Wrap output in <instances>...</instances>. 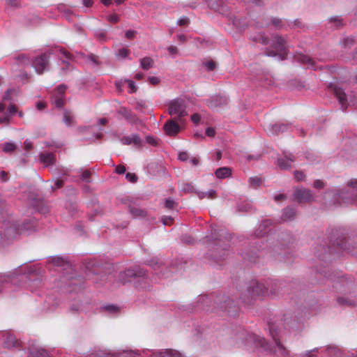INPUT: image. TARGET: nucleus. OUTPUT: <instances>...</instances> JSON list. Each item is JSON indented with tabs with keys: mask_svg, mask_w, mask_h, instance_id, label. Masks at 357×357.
I'll use <instances>...</instances> for the list:
<instances>
[{
	"mask_svg": "<svg viewBox=\"0 0 357 357\" xmlns=\"http://www.w3.org/2000/svg\"><path fill=\"white\" fill-rule=\"evenodd\" d=\"M340 250H347L357 257V236L351 238L344 228L332 229L328 236V243L317 245L314 255L320 261H328L334 259L333 256Z\"/></svg>",
	"mask_w": 357,
	"mask_h": 357,
	"instance_id": "1",
	"label": "nucleus"
},
{
	"mask_svg": "<svg viewBox=\"0 0 357 357\" xmlns=\"http://www.w3.org/2000/svg\"><path fill=\"white\" fill-rule=\"evenodd\" d=\"M268 331L271 336L272 337L274 345L271 346L266 341L264 337L256 335L253 333L247 332L241 327H236L233 330V336L231 340L235 342L234 346H240L243 344L254 343L257 347H261L265 351L273 353L276 357L284 356L286 357L289 355V351L281 343L279 339V329L275 323L268 321Z\"/></svg>",
	"mask_w": 357,
	"mask_h": 357,
	"instance_id": "2",
	"label": "nucleus"
},
{
	"mask_svg": "<svg viewBox=\"0 0 357 357\" xmlns=\"http://www.w3.org/2000/svg\"><path fill=\"white\" fill-rule=\"evenodd\" d=\"M294 241L293 236L289 232L270 234L265 241L258 239L255 242L256 245L255 250H252L250 252H243L241 255L245 260L250 263H255L258 258L257 250H261L265 252L266 255L275 257L282 255V250L289 248L293 244Z\"/></svg>",
	"mask_w": 357,
	"mask_h": 357,
	"instance_id": "3",
	"label": "nucleus"
},
{
	"mask_svg": "<svg viewBox=\"0 0 357 357\" xmlns=\"http://www.w3.org/2000/svg\"><path fill=\"white\" fill-rule=\"evenodd\" d=\"M231 234L226 229H214L210 236H206L208 248L206 257L218 263L224 261L229 255Z\"/></svg>",
	"mask_w": 357,
	"mask_h": 357,
	"instance_id": "4",
	"label": "nucleus"
},
{
	"mask_svg": "<svg viewBox=\"0 0 357 357\" xmlns=\"http://www.w3.org/2000/svg\"><path fill=\"white\" fill-rule=\"evenodd\" d=\"M24 282L30 288L39 287L42 279L38 271L36 268H30L27 273H0V293L6 290L15 291V287L20 286Z\"/></svg>",
	"mask_w": 357,
	"mask_h": 357,
	"instance_id": "5",
	"label": "nucleus"
},
{
	"mask_svg": "<svg viewBox=\"0 0 357 357\" xmlns=\"http://www.w3.org/2000/svg\"><path fill=\"white\" fill-rule=\"evenodd\" d=\"M212 300L213 301L214 305L213 310L215 312L221 311L231 317H234L238 311V307L233 299L226 295L215 294H211V297L206 295L200 296L197 302V307L208 311L209 305Z\"/></svg>",
	"mask_w": 357,
	"mask_h": 357,
	"instance_id": "6",
	"label": "nucleus"
},
{
	"mask_svg": "<svg viewBox=\"0 0 357 357\" xmlns=\"http://www.w3.org/2000/svg\"><path fill=\"white\" fill-rule=\"evenodd\" d=\"M119 280L123 284L133 282L135 288L138 289H146L149 287V280L146 275V271L139 266L130 267L123 272H121L119 275Z\"/></svg>",
	"mask_w": 357,
	"mask_h": 357,
	"instance_id": "7",
	"label": "nucleus"
},
{
	"mask_svg": "<svg viewBox=\"0 0 357 357\" xmlns=\"http://www.w3.org/2000/svg\"><path fill=\"white\" fill-rule=\"evenodd\" d=\"M19 236V228L10 218L0 221V248L9 245Z\"/></svg>",
	"mask_w": 357,
	"mask_h": 357,
	"instance_id": "8",
	"label": "nucleus"
},
{
	"mask_svg": "<svg viewBox=\"0 0 357 357\" xmlns=\"http://www.w3.org/2000/svg\"><path fill=\"white\" fill-rule=\"evenodd\" d=\"M336 199L340 204L357 205V179H351L347 188L338 190Z\"/></svg>",
	"mask_w": 357,
	"mask_h": 357,
	"instance_id": "9",
	"label": "nucleus"
},
{
	"mask_svg": "<svg viewBox=\"0 0 357 357\" xmlns=\"http://www.w3.org/2000/svg\"><path fill=\"white\" fill-rule=\"evenodd\" d=\"M85 273L87 277L92 278L94 282H98V280L93 278L95 275H100V278L106 277V273L104 271L102 264L95 259L86 260L84 264Z\"/></svg>",
	"mask_w": 357,
	"mask_h": 357,
	"instance_id": "10",
	"label": "nucleus"
},
{
	"mask_svg": "<svg viewBox=\"0 0 357 357\" xmlns=\"http://www.w3.org/2000/svg\"><path fill=\"white\" fill-rule=\"evenodd\" d=\"M52 53L45 52L39 56L34 57L31 61V66L36 72L41 75L50 70V58Z\"/></svg>",
	"mask_w": 357,
	"mask_h": 357,
	"instance_id": "11",
	"label": "nucleus"
},
{
	"mask_svg": "<svg viewBox=\"0 0 357 357\" xmlns=\"http://www.w3.org/2000/svg\"><path fill=\"white\" fill-rule=\"evenodd\" d=\"M168 112L170 115L176 114L179 118L186 116L188 113L185 100L181 98L172 100L169 104Z\"/></svg>",
	"mask_w": 357,
	"mask_h": 357,
	"instance_id": "12",
	"label": "nucleus"
},
{
	"mask_svg": "<svg viewBox=\"0 0 357 357\" xmlns=\"http://www.w3.org/2000/svg\"><path fill=\"white\" fill-rule=\"evenodd\" d=\"M11 221H13L20 230V235L24 232L30 234L36 230L37 221L33 217H29L23 220L22 223H19L17 220L10 217H8Z\"/></svg>",
	"mask_w": 357,
	"mask_h": 357,
	"instance_id": "13",
	"label": "nucleus"
},
{
	"mask_svg": "<svg viewBox=\"0 0 357 357\" xmlns=\"http://www.w3.org/2000/svg\"><path fill=\"white\" fill-rule=\"evenodd\" d=\"M294 200L298 204L311 203L314 201V195L310 190L306 188H297L293 194Z\"/></svg>",
	"mask_w": 357,
	"mask_h": 357,
	"instance_id": "14",
	"label": "nucleus"
},
{
	"mask_svg": "<svg viewBox=\"0 0 357 357\" xmlns=\"http://www.w3.org/2000/svg\"><path fill=\"white\" fill-rule=\"evenodd\" d=\"M147 264L152 267L155 271H159L157 274H160L164 278H169L172 275L170 267L166 266L158 258L151 259L148 261Z\"/></svg>",
	"mask_w": 357,
	"mask_h": 357,
	"instance_id": "15",
	"label": "nucleus"
},
{
	"mask_svg": "<svg viewBox=\"0 0 357 357\" xmlns=\"http://www.w3.org/2000/svg\"><path fill=\"white\" fill-rule=\"evenodd\" d=\"M248 290L252 298L265 297L268 295L266 285L257 281L252 282Z\"/></svg>",
	"mask_w": 357,
	"mask_h": 357,
	"instance_id": "16",
	"label": "nucleus"
},
{
	"mask_svg": "<svg viewBox=\"0 0 357 357\" xmlns=\"http://www.w3.org/2000/svg\"><path fill=\"white\" fill-rule=\"evenodd\" d=\"M296 161L295 155L287 151L282 152V157H279L277 159V165L282 170H289L292 167L291 162Z\"/></svg>",
	"mask_w": 357,
	"mask_h": 357,
	"instance_id": "17",
	"label": "nucleus"
},
{
	"mask_svg": "<svg viewBox=\"0 0 357 357\" xmlns=\"http://www.w3.org/2000/svg\"><path fill=\"white\" fill-rule=\"evenodd\" d=\"M206 1L210 9L218 11L223 15L229 16L228 7L223 0H206Z\"/></svg>",
	"mask_w": 357,
	"mask_h": 357,
	"instance_id": "18",
	"label": "nucleus"
},
{
	"mask_svg": "<svg viewBox=\"0 0 357 357\" xmlns=\"http://www.w3.org/2000/svg\"><path fill=\"white\" fill-rule=\"evenodd\" d=\"M330 88H331L333 93L337 98L339 103L341 105V108L343 111H346L347 108V95L344 93V91L340 86H338L335 84H330Z\"/></svg>",
	"mask_w": 357,
	"mask_h": 357,
	"instance_id": "19",
	"label": "nucleus"
},
{
	"mask_svg": "<svg viewBox=\"0 0 357 357\" xmlns=\"http://www.w3.org/2000/svg\"><path fill=\"white\" fill-rule=\"evenodd\" d=\"M271 46L275 52L284 51L287 49V40L284 37L275 33L271 36Z\"/></svg>",
	"mask_w": 357,
	"mask_h": 357,
	"instance_id": "20",
	"label": "nucleus"
},
{
	"mask_svg": "<svg viewBox=\"0 0 357 357\" xmlns=\"http://www.w3.org/2000/svg\"><path fill=\"white\" fill-rule=\"evenodd\" d=\"M120 142L124 145L133 144L137 148L142 146V140L138 134H131L120 138Z\"/></svg>",
	"mask_w": 357,
	"mask_h": 357,
	"instance_id": "21",
	"label": "nucleus"
},
{
	"mask_svg": "<svg viewBox=\"0 0 357 357\" xmlns=\"http://www.w3.org/2000/svg\"><path fill=\"white\" fill-rule=\"evenodd\" d=\"M272 222L270 220H264L261 221L258 228L255 231L253 236L257 238L263 237L271 231V225Z\"/></svg>",
	"mask_w": 357,
	"mask_h": 357,
	"instance_id": "22",
	"label": "nucleus"
},
{
	"mask_svg": "<svg viewBox=\"0 0 357 357\" xmlns=\"http://www.w3.org/2000/svg\"><path fill=\"white\" fill-rule=\"evenodd\" d=\"M163 129L166 135L169 136H174L178 133L180 126L174 120L169 119L164 124Z\"/></svg>",
	"mask_w": 357,
	"mask_h": 357,
	"instance_id": "23",
	"label": "nucleus"
},
{
	"mask_svg": "<svg viewBox=\"0 0 357 357\" xmlns=\"http://www.w3.org/2000/svg\"><path fill=\"white\" fill-rule=\"evenodd\" d=\"M266 287L268 288V295L271 296H278L279 295H282L284 292L282 291V287H281L282 284L277 281H270L267 282Z\"/></svg>",
	"mask_w": 357,
	"mask_h": 357,
	"instance_id": "24",
	"label": "nucleus"
},
{
	"mask_svg": "<svg viewBox=\"0 0 357 357\" xmlns=\"http://www.w3.org/2000/svg\"><path fill=\"white\" fill-rule=\"evenodd\" d=\"M117 112L130 123H136L139 120L137 115L126 107H121Z\"/></svg>",
	"mask_w": 357,
	"mask_h": 357,
	"instance_id": "25",
	"label": "nucleus"
},
{
	"mask_svg": "<svg viewBox=\"0 0 357 357\" xmlns=\"http://www.w3.org/2000/svg\"><path fill=\"white\" fill-rule=\"evenodd\" d=\"M90 305L91 303L89 301L73 303L69 307V311L73 314L82 312H86L90 310Z\"/></svg>",
	"mask_w": 357,
	"mask_h": 357,
	"instance_id": "26",
	"label": "nucleus"
},
{
	"mask_svg": "<svg viewBox=\"0 0 357 357\" xmlns=\"http://www.w3.org/2000/svg\"><path fill=\"white\" fill-rule=\"evenodd\" d=\"M228 102L229 98L227 96H217L208 101V105L211 108L216 109L227 105Z\"/></svg>",
	"mask_w": 357,
	"mask_h": 357,
	"instance_id": "27",
	"label": "nucleus"
},
{
	"mask_svg": "<svg viewBox=\"0 0 357 357\" xmlns=\"http://www.w3.org/2000/svg\"><path fill=\"white\" fill-rule=\"evenodd\" d=\"M289 123H275L268 126V130L272 135H278L287 132L290 128Z\"/></svg>",
	"mask_w": 357,
	"mask_h": 357,
	"instance_id": "28",
	"label": "nucleus"
},
{
	"mask_svg": "<svg viewBox=\"0 0 357 357\" xmlns=\"http://www.w3.org/2000/svg\"><path fill=\"white\" fill-rule=\"evenodd\" d=\"M29 357H51L50 353L40 347L31 346L29 348Z\"/></svg>",
	"mask_w": 357,
	"mask_h": 357,
	"instance_id": "29",
	"label": "nucleus"
},
{
	"mask_svg": "<svg viewBox=\"0 0 357 357\" xmlns=\"http://www.w3.org/2000/svg\"><path fill=\"white\" fill-rule=\"evenodd\" d=\"M128 212L135 218H144L147 216V211L146 209L139 208L132 204L128 206Z\"/></svg>",
	"mask_w": 357,
	"mask_h": 357,
	"instance_id": "30",
	"label": "nucleus"
},
{
	"mask_svg": "<svg viewBox=\"0 0 357 357\" xmlns=\"http://www.w3.org/2000/svg\"><path fill=\"white\" fill-rule=\"evenodd\" d=\"M20 342L16 337L10 333H7L5 336L3 345L7 349L18 348Z\"/></svg>",
	"mask_w": 357,
	"mask_h": 357,
	"instance_id": "31",
	"label": "nucleus"
},
{
	"mask_svg": "<svg viewBox=\"0 0 357 357\" xmlns=\"http://www.w3.org/2000/svg\"><path fill=\"white\" fill-rule=\"evenodd\" d=\"M40 161L45 166L53 165L56 162L54 154L50 152L41 153L39 155Z\"/></svg>",
	"mask_w": 357,
	"mask_h": 357,
	"instance_id": "32",
	"label": "nucleus"
},
{
	"mask_svg": "<svg viewBox=\"0 0 357 357\" xmlns=\"http://www.w3.org/2000/svg\"><path fill=\"white\" fill-rule=\"evenodd\" d=\"M296 215V211L291 206H287L282 210V219L283 221L293 220Z\"/></svg>",
	"mask_w": 357,
	"mask_h": 357,
	"instance_id": "33",
	"label": "nucleus"
},
{
	"mask_svg": "<svg viewBox=\"0 0 357 357\" xmlns=\"http://www.w3.org/2000/svg\"><path fill=\"white\" fill-rule=\"evenodd\" d=\"M288 49L284 50V51L275 52V50L267 47L265 50L264 55L271 57L278 56L280 60L283 61L286 59Z\"/></svg>",
	"mask_w": 357,
	"mask_h": 357,
	"instance_id": "34",
	"label": "nucleus"
},
{
	"mask_svg": "<svg viewBox=\"0 0 357 357\" xmlns=\"http://www.w3.org/2000/svg\"><path fill=\"white\" fill-rule=\"evenodd\" d=\"M337 301L340 305L354 306L357 304V299L352 296H338Z\"/></svg>",
	"mask_w": 357,
	"mask_h": 357,
	"instance_id": "35",
	"label": "nucleus"
},
{
	"mask_svg": "<svg viewBox=\"0 0 357 357\" xmlns=\"http://www.w3.org/2000/svg\"><path fill=\"white\" fill-rule=\"evenodd\" d=\"M62 121L68 127L72 126L76 123L73 112L66 109L63 110Z\"/></svg>",
	"mask_w": 357,
	"mask_h": 357,
	"instance_id": "36",
	"label": "nucleus"
},
{
	"mask_svg": "<svg viewBox=\"0 0 357 357\" xmlns=\"http://www.w3.org/2000/svg\"><path fill=\"white\" fill-rule=\"evenodd\" d=\"M328 23L330 24V28L333 29H339L344 25L343 20L340 16L331 17L328 19Z\"/></svg>",
	"mask_w": 357,
	"mask_h": 357,
	"instance_id": "37",
	"label": "nucleus"
},
{
	"mask_svg": "<svg viewBox=\"0 0 357 357\" xmlns=\"http://www.w3.org/2000/svg\"><path fill=\"white\" fill-rule=\"evenodd\" d=\"M50 262H51L54 266L61 267L63 268H66L69 266V262L66 258L59 256L52 257Z\"/></svg>",
	"mask_w": 357,
	"mask_h": 357,
	"instance_id": "38",
	"label": "nucleus"
},
{
	"mask_svg": "<svg viewBox=\"0 0 357 357\" xmlns=\"http://www.w3.org/2000/svg\"><path fill=\"white\" fill-rule=\"evenodd\" d=\"M215 174L218 178H226L231 176V169L228 167H220L216 169Z\"/></svg>",
	"mask_w": 357,
	"mask_h": 357,
	"instance_id": "39",
	"label": "nucleus"
},
{
	"mask_svg": "<svg viewBox=\"0 0 357 357\" xmlns=\"http://www.w3.org/2000/svg\"><path fill=\"white\" fill-rule=\"evenodd\" d=\"M295 59L300 63L307 64L308 66L314 68V61L308 56L304 54H298L295 56Z\"/></svg>",
	"mask_w": 357,
	"mask_h": 357,
	"instance_id": "40",
	"label": "nucleus"
},
{
	"mask_svg": "<svg viewBox=\"0 0 357 357\" xmlns=\"http://www.w3.org/2000/svg\"><path fill=\"white\" fill-rule=\"evenodd\" d=\"M52 104L56 108H62L65 105V96L53 94L51 98Z\"/></svg>",
	"mask_w": 357,
	"mask_h": 357,
	"instance_id": "41",
	"label": "nucleus"
},
{
	"mask_svg": "<svg viewBox=\"0 0 357 357\" xmlns=\"http://www.w3.org/2000/svg\"><path fill=\"white\" fill-rule=\"evenodd\" d=\"M328 355L331 357H342V351L335 346H329L326 349Z\"/></svg>",
	"mask_w": 357,
	"mask_h": 357,
	"instance_id": "42",
	"label": "nucleus"
},
{
	"mask_svg": "<svg viewBox=\"0 0 357 357\" xmlns=\"http://www.w3.org/2000/svg\"><path fill=\"white\" fill-rule=\"evenodd\" d=\"M237 210L239 212H252L254 210L252 204L248 202L238 204Z\"/></svg>",
	"mask_w": 357,
	"mask_h": 357,
	"instance_id": "43",
	"label": "nucleus"
},
{
	"mask_svg": "<svg viewBox=\"0 0 357 357\" xmlns=\"http://www.w3.org/2000/svg\"><path fill=\"white\" fill-rule=\"evenodd\" d=\"M94 36L101 43H104L107 40L108 38L107 36V31L105 29H96L94 31Z\"/></svg>",
	"mask_w": 357,
	"mask_h": 357,
	"instance_id": "44",
	"label": "nucleus"
},
{
	"mask_svg": "<svg viewBox=\"0 0 357 357\" xmlns=\"http://www.w3.org/2000/svg\"><path fill=\"white\" fill-rule=\"evenodd\" d=\"M140 64L142 69L147 70L153 67V60L146 56L140 59Z\"/></svg>",
	"mask_w": 357,
	"mask_h": 357,
	"instance_id": "45",
	"label": "nucleus"
},
{
	"mask_svg": "<svg viewBox=\"0 0 357 357\" xmlns=\"http://www.w3.org/2000/svg\"><path fill=\"white\" fill-rule=\"evenodd\" d=\"M66 207L72 216L75 215L78 212V206L76 202H67Z\"/></svg>",
	"mask_w": 357,
	"mask_h": 357,
	"instance_id": "46",
	"label": "nucleus"
},
{
	"mask_svg": "<svg viewBox=\"0 0 357 357\" xmlns=\"http://www.w3.org/2000/svg\"><path fill=\"white\" fill-rule=\"evenodd\" d=\"M271 24L273 25L276 29L280 30L285 27L284 22L278 17H273L271 19Z\"/></svg>",
	"mask_w": 357,
	"mask_h": 357,
	"instance_id": "47",
	"label": "nucleus"
},
{
	"mask_svg": "<svg viewBox=\"0 0 357 357\" xmlns=\"http://www.w3.org/2000/svg\"><path fill=\"white\" fill-rule=\"evenodd\" d=\"M7 208V203L6 199L0 195V221L6 220L4 218L3 213Z\"/></svg>",
	"mask_w": 357,
	"mask_h": 357,
	"instance_id": "48",
	"label": "nucleus"
},
{
	"mask_svg": "<svg viewBox=\"0 0 357 357\" xmlns=\"http://www.w3.org/2000/svg\"><path fill=\"white\" fill-rule=\"evenodd\" d=\"M173 350L167 349L165 351H155L152 354V357H172Z\"/></svg>",
	"mask_w": 357,
	"mask_h": 357,
	"instance_id": "49",
	"label": "nucleus"
},
{
	"mask_svg": "<svg viewBox=\"0 0 357 357\" xmlns=\"http://www.w3.org/2000/svg\"><path fill=\"white\" fill-rule=\"evenodd\" d=\"M55 51L56 52L59 53L62 57H65L70 61L74 59V56L73 54H71L70 52L66 51L61 47H56Z\"/></svg>",
	"mask_w": 357,
	"mask_h": 357,
	"instance_id": "50",
	"label": "nucleus"
},
{
	"mask_svg": "<svg viewBox=\"0 0 357 357\" xmlns=\"http://www.w3.org/2000/svg\"><path fill=\"white\" fill-rule=\"evenodd\" d=\"M317 275H320V276L324 275L326 278L327 280H331V281H333L336 278V276L334 275V273H332L329 270L327 271H319L317 273Z\"/></svg>",
	"mask_w": 357,
	"mask_h": 357,
	"instance_id": "51",
	"label": "nucleus"
},
{
	"mask_svg": "<svg viewBox=\"0 0 357 357\" xmlns=\"http://www.w3.org/2000/svg\"><path fill=\"white\" fill-rule=\"evenodd\" d=\"M59 59L61 61V63L63 64V66L60 68V73L61 75H65L67 73L68 70L70 68V64L68 61L63 59L62 57H59Z\"/></svg>",
	"mask_w": 357,
	"mask_h": 357,
	"instance_id": "52",
	"label": "nucleus"
},
{
	"mask_svg": "<svg viewBox=\"0 0 357 357\" xmlns=\"http://www.w3.org/2000/svg\"><path fill=\"white\" fill-rule=\"evenodd\" d=\"M203 66L206 68L207 71L214 70L216 68V63L213 60L206 61L202 63Z\"/></svg>",
	"mask_w": 357,
	"mask_h": 357,
	"instance_id": "53",
	"label": "nucleus"
},
{
	"mask_svg": "<svg viewBox=\"0 0 357 357\" xmlns=\"http://www.w3.org/2000/svg\"><path fill=\"white\" fill-rule=\"evenodd\" d=\"M287 26L290 29H295V28H304V25L302 23V22L299 19H296L294 20L293 22H288Z\"/></svg>",
	"mask_w": 357,
	"mask_h": 357,
	"instance_id": "54",
	"label": "nucleus"
},
{
	"mask_svg": "<svg viewBox=\"0 0 357 357\" xmlns=\"http://www.w3.org/2000/svg\"><path fill=\"white\" fill-rule=\"evenodd\" d=\"M86 61L96 66L100 64V62L98 61V56L93 54H90L88 55L86 57Z\"/></svg>",
	"mask_w": 357,
	"mask_h": 357,
	"instance_id": "55",
	"label": "nucleus"
},
{
	"mask_svg": "<svg viewBox=\"0 0 357 357\" xmlns=\"http://www.w3.org/2000/svg\"><path fill=\"white\" fill-rule=\"evenodd\" d=\"M181 241L183 243L188 245H192L195 242V240L190 235L188 234L182 235L181 237Z\"/></svg>",
	"mask_w": 357,
	"mask_h": 357,
	"instance_id": "56",
	"label": "nucleus"
},
{
	"mask_svg": "<svg viewBox=\"0 0 357 357\" xmlns=\"http://www.w3.org/2000/svg\"><path fill=\"white\" fill-rule=\"evenodd\" d=\"M16 149V146L15 144L11 142H6L3 144V150L6 153H11L14 151Z\"/></svg>",
	"mask_w": 357,
	"mask_h": 357,
	"instance_id": "57",
	"label": "nucleus"
},
{
	"mask_svg": "<svg viewBox=\"0 0 357 357\" xmlns=\"http://www.w3.org/2000/svg\"><path fill=\"white\" fill-rule=\"evenodd\" d=\"M130 54V50L127 48L122 47L118 50L116 56L121 59H126Z\"/></svg>",
	"mask_w": 357,
	"mask_h": 357,
	"instance_id": "58",
	"label": "nucleus"
},
{
	"mask_svg": "<svg viewBox=\"0 0 357 357\" xmlns=\"http://www.w3.org/2000/svg\"><path fill=\"white\" fill-rule=\"evenodd\" d=\"M262 180L261 178L255 176L249 178V183L254 188H257L261 184Z\"/></svg>",
	"mask_w": 357,
	"mask_h": 357,
	"instance_id": "59",
	"label": "nucleus"
},
{
	"mask_svg": "<svg viewBox=\"0 0 357 357\" xmlns=\"http://www.w3.org/2000/svg\"><path fill=\"white\" fill-rule=\"evenodd\" d=\"M258 38V43H261V45H266L270 43V39L264 33H259Z\"/></svg>",
	"mask_w": 357,
	"mask_h": 357,
	"instance_id": "60",
	"label": "nucleus"
},
{
	"mask_svg": "<svg viewBox=\"0 0 357 357\" xmlns=\"http://www.w3.org/2000/svg\"><path fill=\"white\" fill-rule=\"evenodd\" d=\"M177 204L175 202L174 199L172 197H169L165 201V207L168 209H172L176 206Z\"/></svg>",
	"mask_w": 357,
	"mask_h": 357,
	"instance_id": "61",
	"label": "nucleus"
},
{
	"mask_svg": "<svg viewBox=\"0 0 357 357\" xmlns=\"http://www.w3.org/2000/svg\"><path fill=\"white\" fill-rule=\"evenodd\" d=\"M102 309L110 314H114L119 311V307L114 305H105Z\"/></svg>",
	"mask_w": 357,
	"mask_h": 357,
	"instance_id": "62",
	"label": "nucleus"
},
{
	"mask_svg": "<svg viewBox=\"0 0 357 357\" xmlns=\"http://www.w3.org/2000/svg\"><path fill=\"white\" fill-rule=\"evenodd\" d=\"M67 89V86L65 84H60L57 87L55 88V95L58 96H64L65 91Z\"/></svg>",
	"mask_w": 357,
	"mask_h": 357,
	"instance_id": "63",
	"label": "nucleus"
},
{
	"mask_svg": "<svg viewBox=\"0 0 357 357\" xmlns=\"http://www.w3.org/2000/svg\"><path fill=\"white\" fill-rule=\"evenodd\" d=\"M289 319H290V317L288 314L284 315L282 321H283V326H284V328L294 327L291 321H289Z\"/></svg>",
	"mask_w": 357,
	"mask_h": 357,
	"instance_id": "64",
	"label": "nucleus"
}]
</instances>
